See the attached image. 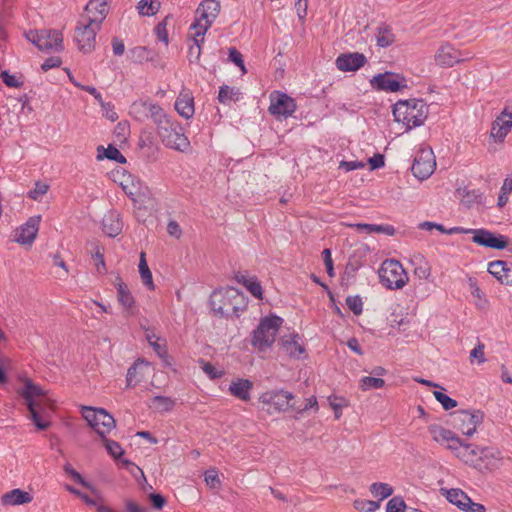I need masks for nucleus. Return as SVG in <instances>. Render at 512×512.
Instances as JSON below:
<instances>
[{
  "label": "nucleus",
  "mask_w": 512,
  "mask_h": 512,
  "mask_svg": "<svg viewBox=\"0 0 512 512\" xmlns=\"http://www.w3.org/2000/svg\"><path fill=\"white\" fill-rule=\"evenodd\" d=\"M19 394L26 401L31 420L39 430H45L50 422L46 419L47 410L52 407V400L47 393L38 385L26 379Z\"/></svg>",
  "instance_id": "obj_1"
},
{
  "label": "nucleus",
  "mask_w": 512,
  "mask_h": 512,
  "mask_svg": "<svg viewBox=\"0 0 512 512\" xmlns=\"http://www.w3.org/2000/svg\"><path fill=\"white\" fill-rule=\"evenodd\" d=\"M393 115L395 121L403 123L410 130L425 122L428 109L420 99L400 100L393 107Z\"/></svg>",
  "instance_id": "obj_2"
},
{
  "label": "nucleus",
  "mask_w": 512,
  "mask_h": 512,
  "mask_svg": "<svg viewBox=\"0 0 512 512\" xmlns=\"http://www.w3.org/2000/svg\"><path fill=\"white\" fill-rule=\"evenodd\" d=\"M380 282L388 289L403 288L409 278L401 263L394 259L385 260L378 271Z\"/></svg>",
  "instance_id": "obj_3"
},
{
  "label": "nucleus",
  "mask_w": 512,
  "mask_h": 512,
  "mask_svg": "<svg viewBox=\"0 0 512 512\" xmlns=\"http://www.w3.org/2000/svg\"><path fill=\"white\" fill-rule=\"evenodd\" d=\"M282 319L277 316L267 317L261 320L253 333L252 344L260 350H266L275 341Z\"/></svg>",
  "instance_id": "obj_4"
},
{
  "label": "nucleus",
  "mask_w": 512,
  "mask_h": 512,
  "mask_svg": "<svg viewBox=\"0 0 512 512\" xmlns=\"http://www.w3.org/2000/svg\"><path fill=\"white\" fill-rule=\"evenodd\" d=\"M82 416L89 426L102 438L115 428V420L106 410L93 407H82Z\"/></svg>",
  "instance_id": "obj_5"
},
{
  "label": "nucleus",
  "mask_w": 512,
  "mask_h": 512,
  "mask_svg": "<svg viewBox=\"0 0 512 512\" xmlns=\"http://www.w3.org/2000/svg\"><path fill=\"white\" fill-rule=\"evenodd\" d=\"M162 143L181 152H184L190 146L183 128L177 123H172L166 116H162Z\"/></svg>",
  "instance_id": "obj_6"
},
{
  "label": "nucleus",
  "mask_w": 512,
  "mask_h": 512,
  "mask_svg": "<svg viewBox=\"0 0 512 512\" xmlns=\"http://www.w3.org/2000/svg\"><path fill=\"white\" fill-rule=\"evenodd\" d=\"M293 399L294 395L292 393L280 389L263 393L259 397V402L264 410L272 414L274 412L286 411L289 408H295V404H291Z\"/></svg>",
  "instance_id": "obj_7"
},
{
  "label": "nucleus",
  "mask_w": 512,
  "mask_h": 512,
  "mask_svg": "<svg viewBox=\"0 0 512 512\" xmlns=\"http://www.w3.org/2000/svg\"><path fill=\"white\" fill-rule=\"evenodd\" d=\"M99 25H95L90 21L80 19L76 28L74 39L78 48L83 53H90L95 48L96 34L100 30Z\"/></svg>",
  "instance_id": "obj_8"
},
{
  "label": "nucleus",
  "mask_w": 512,
  "mask_h": 512,
  "mask_svg": "<svg viewBox=\"0 0 512 512\" xmlns=\"http://www.w3.org/2000/svg\"><path fill=\"white\" fill-rule=\"evenodd\" d=\"M27 38L42 51L58 52L63 49L62 34L56 30L31 31Z\"/></svg>",
  "instance_id": "obj_9"
},
{
  "label": "nucleus",
  "mask_w": 512,
  "mask_h": 512,
  "mask_svg": "<svg viewBox=\"0 0 512 512\" xmlns=\"http://www.w3.org/2000/svg\"><path fill=\"white\" fill-rule=\"evenodd\" d=\"M220 12V3L217 0H203L197 8L200 15V21L192 25L197 29V36H204L212 22Z\"/></svg>",
  "instance_id": "obj_10"
},
{
  "label": "nucleus",
  "mask_w": 512,
  "mask_h": 512,
  "mask_svg": "<svg viewBox=\"0 0 512 512\" xmlns=\"http://www.w3.org/2000/svg\"><path fill=\"white\" fill-rule=\"evenodd\" d=\"M484 413L480 410L458 411L455 414L457 428L466 436L471 437L482 424Z\"/></svg>",
  "instance_id": "obj_11"
},
{
  "label": "nucleus",
  "mask_w": 512,
  "mask_h": 512,
  "mask_svg": "<svg viewBox=\"0 0 512 512\" xmlns=\"http://www.w3.org/2000/svg\"><path fill=\"white\" fill-rule=\"evenodd\" d=\"M296 110V103L293 98L285 93L274 91L270 94L269 112L276 117L287 118Z\"/></svg>",
  "instance_id": "obj_12"
},
{
  "label": "nucleus",
  "mask_w": 512,
  "mask_h": 512,
  "mask_svg": "<svg viewBox=\"0 0 512 512\" xmlns=\"http://www.w3.org/2000/svg\"><path fill=\"white\" fill-rule=\"evenodd\" d=\"M436 166L435 158L431 149H422L415 157L411 167L413 175L424 180L430 177Z\"/></svg>",
  "instance_id": "obj_13"
},
{
  "label": "nucleus",
  "mask_w": 512,
  "mask_h": 512,
  "mask_svg": "<svg viewBox=\"0 0 512 512\" xmlns=\"http://www.w3.org/2000/svg\"><path fill=\"white\" fill-rule=\"evenodd\" d=\"M370 82L374 89L388 92H397L407 87L405 78L392 72L377 74Z\"/></svg>",
  "instance_id": "obj_14"
},
{
  "label": "nucleus",
  "mask_w": 512,
  "mask_h": 512,
  "mask_svg": "<svg viewBox=\"0 0 512 512\" xmlns=\"http://www.w3.org/2000/svg\"><path fill=\"white\" fill-rule=\"evenodd\" d=\"M155 376V368L147 361L139 359L129 368L127 373V385L135 386L150 377Z\"/></svg>",
  "instance_id": "obj_15"
},
{
  "label": "nucleus",
  "mask_w": 512,
  "mask_h": 512,
  "mask_svg": "<svg viewBox=\"0 0 512 512\" xmlns=\"http://www.w3.org/2000/svg\"><path fill=\"white\" fill-rule=\"evenodd\" d=\"M40 221L41 216L30 217L15 231L14 240L22 245H31L38 234Z\"/></svg>",
  "instance_id": "obj_16"
},
{
  "label": "nucleus",
  "mask_w": 512,
  "mask_h": 512,
  "mask_svg": "<svg viewBox=\"0 0 512 512\" xmlns=\"http://www.w3.org/2000/svg\"><path fill=\"white\" fill-rule=\"evenodd\" d=\"M108 2L109 0H90L85 7V14L81 16V19L101 26L109 10Z\"/></svg>",
  "instance_id": "obj_17"
},
{
  "label": "nucleus",
  "mask_w": 512,
  "mask_h": 512,
  "mask_svg": "<svg viewBox=\"0 0 512 512\" xmlns=\"http://www.w3.org/2000/svg\"><path fill=\"white\" fill-rule=\"evenodd\" d=\"M472 233L474 234L473 242L478 245L498 250L504 249L508 245V240L503 235L496 236L485 229L473 230Z\"/></svg>",
  "instance_id": "obj_18"
},
{
  "label": "nucleus",
  "mask_w": 512,
  "mask_h": 512,
  "mask_svg": "<svg viewBox=\"0 0 512 512\" xmlns=\"http://www.w3.org/2000/svg\"><path fill=\"white\" fill-rule=\"evenodd\" d=\"M455 455L464 463L469 464L477 469H482L480 459V447L473 444H465L460 440L456 449L453 450Z\"/></svg>",
  "instance_id": "obj_19"
},
{
  "label": "nucleus",
  "mask_w": 512,
  "mask_h": 512,
  "mask_svg": "<svg viewBox=\"0 0 512 512\" xmlns=\"http://www.w3.org/2000/svg\"><path fill=\"white\" fill-rule=\"evenodd\" d=\"M428 431L431 434L434 441L441 445H445L448 449L452 451L456 449L457 443H460V438L457 437L455 433L440 425H430L428 427Z\"/></svg>",
  "instance_id": "obj_20"
},
{
  "label": "nucleus",
  "mask_w": 512,
  "mask_h": 512,
  "mask_svg": "<svg viewBox=\"0 0 512 512\" xmlns=\"http://www.w3.org/2000/svg\"><path fill=\"white\" fill-rule=\"evenodd\" d=\"M512 128V113L504 109L495 119L491 128V136L503 141Z\"/></svg>",
  "instance_id": "obj_21"
},
{
  "label": "nucleus",
  "mask_w": 512,
  "mask_h": 512,
  "mask_svg": "<svg viewBox=\"0 0 512 512\" xmlns=\"http://www.w3.org/2000/svg\"><path fill=\"white\" fill-rule=\"evenodd\" d=\"M461 53L449 44L441 45L435 55V61L443 67H452L464 59Z\"/></svg>",
  "instance_id": "obj_22"
},
{
  "label": "nucleus",
  "mask_w": 512,
  "mask_h": 512,
  "mask_svg": "<svg viewBox=\"0 0 512 512\" xmlns=\"http://www.w3.org/2000/svg\"><path fill=\"white\" fill-rule=\"evenodd\" d=\"M366 62V58L363 54L347 53L341 54L336 59V66L340 71H356L361 68Z\"/></svg>",
  "instance_id": "obj_23"
},
{
  "label": "nucleus",
  "mask_w": 512,
  "mask_h": 512,
  "mask_svg": "<svg viewBox=\"0 0 512 512\" xmlns=\"http://www.w3.org/2000/svg\"><path fill=\"white\" fill-rule=\"evenodd\" d=\"M488 272L502 284L512 285V266L505 261H493L488 265Z\"/></svg>",
  "instance_id": "obj_24"
},
{
  "label": "nucleus",
  "mask_w": 512,
  "mask_h": 512,
  "mask_svg": "<svg viewBox=\"0 0 512 512\" xmlns=\"http://www.w3.org/2000/svg\"><path fill=\"white\" fill-rule=\"evenodd\" d=\"M175 110L186 119L194 115V99L191 93L187 91L180 93L175 101Z\"/></svg>",
  "instance_id": "obj_25"
},
{
  "label": "nucleus",
  "mask_w": 512,
  "mask_h": 512,
  "mask_svg": "<svg viewBox=\"0 0 512 512\" xmlns=\"http://www.w3.org/2000/svg\"><path fill=\"white\" fill-rule=\"evenodd\" d=\"M103 231L109 237H116L122 231V221L120 215L115 211H110L103 218Z\"/></svg>",
  "instance_id": "obj_26"
},
{
  "label": "nucleus",
  "mask_w": 512,
  "mask_h": 512,
  "mask_svg": "<svg viewBox=\"0 0 512 512\" xmlns=\"http://www.w3.org/2000/svg\"><path fill=\"white\" fill-rule=\"evenodd\" d=\"M32 499L33 497L30 493L18 488L5 493L1 497L2 504L6 506H16L30 503Z\"/></svg>",
  "instance_id": "obj_27"
},
{
  "label": "nucleus",
  "mask_w": 512,
  "mask_h": 512,
  "mask_svg": "<svg viewBox=\"0 0 512 512\" xmlns=\"http://www.w3.org/2000/svg\"><path fill=\"white\" fill-rule=\"evenodd\" d=\"M253 383L248 379H237L232 381L229 387L230 393L243 401L250 399V391Z\"/></svg>",
  "instance_id": "obj_28"
},
{
  "label": "nucleus",
  "mask_w": 512,
  "mask_h": 512,
  "mask_svg": "<svg viewBox=\"0 0 512 512\" xmlns=\"http://www.w3.org/2000/svg\"><path fill=\"white\" fill-rule=\"evenodd\" d=\"M441 491L450 503L456 505L461 510H463L470 498L461 489H441Z\"/></svg>",
  "instance_id": "obj_29"
},
{
  "label": "nucleus",
  "mask_w": 512,
  "mask_h": 512,
  "mask_svg": "<svg viewBox=\"0 0 512 512\" xmlns=\"http://www.w3.org/2000/svg\"><path fill=\"white\" fill-rule=\"evenodd\" d=\"M138 270L141 277V281L144 286L147 287L149 290H154L155 285L153 283L152 273L148 267L147 261H146V254L144 252H141L139 264H138Z\"/></svg>",
  "instance_id": "obj_30"
},
{
  "label": "nucleus",
  "mask_w": 512,
  "mask_h": 512,
  "mask_svg": "<svg viewBox=\"0 0 512 512\" xmlns=\"http://www.w3.org/2000/svg\"><path fill=\"white\" fill-rule=\"evenodd\" d=\"M375 38L377 45L381 48H386L392 45L395 41V35L393 34L392 29L385 24H382L377 28Z\"/></svg>",
  "instance_id": "obj_31"
},
{
  "label": "nucleus",
  "mask_w": 512,
  "mask_h": 512,
  "mask_svg": "<svg viewBox=\"0 0 512 512\" xmlns=\"http://www.w3.org/2000/svg\"><path fill=\"white\" fill-rule=\"evenodd\" d=\"M297 337V335H294L288 338H282L281 346L287 354L292 357L299 358L300 355L304 352V348L298 343Z\"/></svg>",
  "instance_id": "obj_32"
},
{
  "label": "nucleus",
  "mask_w": 512,
  "mask_h": 512,
  "mask_svg": "<svg viewBox=\"0 0 512 512\" xmlns=\"http://www.w3.org/2000/svg\"><path fill=\"white\" fill-rule=\"evenodd\" d=\"M118 291V301L123 306V308L127 311L128 314L132 315L134 313V298L127 289L126 285L120 283L117 288Z\"/></svg>",
  "instance_id": "obj_33"
},
{
  "label": "nucleus",
  "mask_w": 512,
  "mask_h": 512,
  "mask_svg": "<svg viewBox=\"0 0 512 512\" xmlns=\"http://www.w3.org/2000/svg\"><path fill=\"white\" fill-rule=\"evenodd\" d=\"M116 176H121L119 182L125 194L134 199V197L137 194V186L134 184L131 175H126L124 172H120L119 170H117L113 172L115 182L117 181Z\"/></svg>",
  "instance_id": "obj_34"
},
{
  "label": "nucleus",
  "mask_w": 512,
  "mask_h": 512,
  "mask_svg": "<svg viewBox=\"0 0 512 512\" xmlns=\"http://www.w3.org/2000/svg\"><path fill=\"white\" fill-rule=\"evenodd\" d=\"M236 280L243 284L253 296L262 299V287L255 277L237 275Z\"/></svg>",
  "instance_id": "obj_35"
},
{
  "label": "nucleus",
  "mask_w": 512,
  "mask_h": 512,
  "mask_svg": "<svg viewBox=\"0 0 512 512\" xmlns=\"http://www.w3.org/2000/svg\"><path fill=\"white\" fill-rule=\"evenodd\" d=\"M155 53L150 49L138 46L129 50V58L138 63L153 60Z\"/></svg>",
  "instance_id": "obj_36"
},
{
  "label": "nucleus",
  "mask_w": 512,
  "mask_h": 512,
  "mask_svg": "<svg viewBox=\"0 0 512 512\" xmlns=\"http://www.w3.org/2000/svg\"><path fill=\"white\" fill-rule=\"evenodd\" d=\"M240 91L235 87H229L224 85L220 87L218 100L223 104H230L231 102H236L240 99Z\"/></svg>",
  "instance_id": "obj_37"
},
{
  "label": "nucleus",
  "mask_w": 512,
  "mask_h": 512,
  "mask_svg": "<svg viewBox=\"0 0 512 512\" xmlns=\"http://www.w3.org/2000/svg\"><path fill=\"white\" fill-rule=\"evenodd\" d=\"M98 159H102L103 157L108 158L110 160H114L118 163H126V158L120 153V151L109 145L106 149L103 146L98 147Z\"/></svg>",
  "instance_id": "obj_38"
},
{
  "label": "nucleus",
  "mask_w": 512,
  "mask_h": 512,
  "mask_svg": "<svg viewBox=\"0 0 512 512\" xmlns=\"http://www.w3.org/2000/svg\"><path fill=\"white\" fill-rule=\"evenodd\" d=\"M137 9L142 16H153L160 10V2L158 0H141Z\"/></svg>",
  "instance_id": "obj_39"
},
{
  "label": "nucleus",
  "mask_w": 512,
  "mask_h": 512,
  "mask_svg": "<svg viewBox=\"0 0 512 512\" xmlns=\"http://www.w3.org/2000/svg\"><path fill=\"white\" fill-rule=\"evenodd\" d=\"M370 492L374 497H379V502L393 494V488L387 483H373Z\"/></svg>",
  "instance_id": "obj_40"
},
{
  "label": "nucleus",
  "mask_w": 512,
  "mask_h": 512,
  "mask_svg": "<svg viewBox=\"0 0 512 512\" xmlns=\"http://www.w3.org/2000/svg\"><path fill=\"white\" fill-rule=\"evenodd\" d=\"M204 41V36H197V31L193 36V43L189 47L188 59L190 62H197L201 55V43Z\"/></svg>",
  "instance_id": "obj_41"
},
{
  "label": "nucleus",
  "mask_w": 512,
  "mask_h": 512,
  "mask_svg": "<svg viewBox=\"0 0 512 512\" xmlns=\"http://www.w3.org/2000/svg\"><path fill=\"white\" fill-rule=\"evenodd\" d=\"M353 506L356 510L361 512H374L380 507V502L365 499H357L354 501Z\"/></svg>",
  "instance_id": "obj_42"
},
{
  "label": "nucleus",
  "mask_w": 512,
  "mask_h": 512,
  "mask_svg": "<svg viewBox=\"0 0 512 512\" xmlns=\"http://www.w3.org/2000/svg\"><path fill=\"white\" fill-rule=\"evenodd\" d=\"M385 385V381L381 378L376 377H363L360 380V388L363 391H367L370 389H379Z\"/></svg>",
  "instance_id": "obj_43"
},
{
  "label": "nucleus",
  "mask_w": 512,
  "mask_h": 512,
  "mask_svg": "<svg viewBox=\"0 0 512 512\" xmlns=\"http://www.w3.org/2000/svg\"><path fill=\"white\" fill-rule=\"evenodd\" d=\"M408 509L405 501L399 496L390 499L386 505V512H407Z\"/></svg>",
  "instance_id": "obj_44"
},
{
  "label": "nucleus",
  "mask_w": 512,
  "mask_h": 512,
  "mask_svg": "<svg viewBox=\"0 0 512 512\" xmlns=\"http://www.w3.org/2000/svg\"><path fill=\"white\" fill-rule=\"evenodd\" d=\"M222 298H224V295L221 291L214 292L211 296L210 302H211L213 311L220 314L221 316H224V315L228 314V309H226L225 306H223L221 304H219V305L217 304V302L222 301Z\"/></svg>",
  "instance_id": "obj_45"
},
{
  "label": "nucleus",
  "mask_w": 512,
  "mask_h": 512,
  "mask_svg": "<svg viewBox=\"0 0 512 512\" xmlns=\"http://www.w3.org/2000/svg\"><path fill=\"white\" fill-rule=\"evenodd\" d=\"M48 189V184L43 182H36L35 187L29 191L28 197L33 200L39 201L47 193Z\"/></svg>",
  "instance_id": "obj_46"
},
{
  "label": "nucleus",
  "mask_w": 512,
  "mask_h": 512,
  "mask_svg": "<svg viewBox=\"0 0 512 512\" xmlns=\"http://www.w3.org/2000/svg\"><path fill=\"white\" fill-rule=\"evenodd\" d=\"M433 394L436 400L441 403L445 410H450L457 406L456 400L450 398L448 395L440 391H434Z\"/></svg>",
  "instance_id": "obj_47"
},
{
  "label": "nucleus",
  "mask_w": 512,
  "mask_h": 512,
  "mask_svg": "<svg viewBox=\"0 0 512 512\" xmlns=\"http://www.w3.org/2000/svg\"><path fill=\"white\" fill-rule=\"evenodd\" d=\"M346 304L355 315H360L363 311V302L359 296L347 297Z\"/></svg>",
  "instance_id": "obj_48"
},
{
  "label": "nucleus",
  "mask_w": 512,
  "mask_h": 512,
  "mask_svg": "<svg viewBox=\"0 0 512 512\" xmlns=\"http://www.w3.org/2000/svg\"><path fill=\"white\" fill-rule=\"evenodd\" d=\"M480 451H481V454H480L479 463H481L482 468L483 467L488 468V466L491 464L489 460L496 459V454L498 452L494 451L493 449L487 448V447H483V448L480 447Z\"/></svg>",
  "instance_id": "obj_49"
},
{
  "label": "nucleus",
  "mask_w": 512,
  "mask_h": 512,
  "mask_svg": "<svg viewBox=\"0 0 512 512\" xmlns=\"http://www.w3.org/2000/svg\"><path fill=\"white\" fill-rule=\"evenodd\" d=\"M142 328L145 331V338L147 339L150 346H152L155 350V352L159 355L160 354V346L158 344L159 337L154 333L153 330L146 327L144 324H141Z\"/></svg>",
  "instance_id": "obj_50"
},
{
  "label": "nucleus",
  "mask_w": 512,
  "mask_h": 512,
  "mask_svg": "<svg viewBox=\"0 0 512 512\" xmlns=\"http://www.w3.org/2000/svg\"><path fill=\"white\" fill-rule=\"evenodd\" d=\"M205 482L212 489L220 487L221 482L215 469H209L205 472Z\"/></svg>",
  "instance_id": "obj_51"
},
{
  "label": "nucleus",
  "mask_w": 512,
  "mask_h": 512,
  "mask_svg": "<svg viewBox=\"0 0 512 512\" xmlns=\"http://www.w3.org/2000/svg\"><path fill=\"white\" fill-rule=\"evenodd\" d=\"M103 439L105 447L111 456L117 459L123 454V450L117 442L105 438Z\"/></svg>",
  "instance_id": "obj_52"
},
{
  "label": "nucleus",
  "mask_w": 512,
  "mask_h": 512,
  "mask_svg": "<svg viewBox=\"0 0 512 512\" xmlns=\"http://www.w3.org/2000/svg\"><path fill=\"white\" fill-rule=\"evenodd\" d=\"M1 77H2L3 82L8 87L17 88L22 85V82L20 81V79L16 75L9 74L8 71H2Z\"/></svg>",
  "instance_id": "obj_53"
},
{
  "label": "nucleus",
  "mask_w": 512,
  "mask_h": 512,
  "mask_svg": "<svg viewBox=\"0 0 512 512\" xmlns=\"http://www.w3.org/2000/svg\"><path fill=\"white\" fill-rule=\"evenodd\" d=\"M229 60L240 67L243 72H245L242 54L234 47L229 49Z\"/></svg>",
  "instance_id": "obj_54"
},
{
  "label": "nucleus",
  "mask_w": 512,
  "mask_h": 512,
  "mask_svg": "<svg viewBox=\"0 0 512 512\" xmlns=\"http://www.w3.org/2000/svg\"><path fill=\"white\" fill-rule=\"evenodd\" d=\"M482 194L477 190L467 191L463 195V203L471 205L472 203L481 202Z\"/></svg>",
  "instance_id": "obj_55"
},
{
  "label": "nucleus",
  "mask_w": 512,
  "mask_h": 512,
  "mask_svg": "<svg viewBox=\"0 0 512 512\" xmlns=\"http://www.w3.org/2000/svg\"><path fill=\"white\" fill-rule=\"evenodd\" d=\"M202 370L211 378L217 379L223 375L222 371L217 370L212 364L202 361Z\"/></svg>",
  "instance_id": "obj_56"
},
{
  "label": "nucleus",
  "mask_w": 512,
  "mask_h": 512,
  "mask_svg": "<svg viewBox=\"0 0 512 512\" xmlns=\"http://www.w3.org/2000/svg\"><path fill=\"white\" fill-rule=\"evenodd\" d=\"M414 274L419 279L427 280L431 275V267L427 264H420L414 270Z\"/></svg>",
  "instance_id": "obj_57"
},
{
  "label": "nucleus",
  "mask_w": 512,
  "mask_h": 512,
  "mask_svg": "<svg viewBox=\"0 0 512 512\" xmlns=\"http://www.w3.org/2000/svg\"><path fill=\"white\" fill-rule=\"evenodd\" d=\"M167 233L175 239H180L182 236V229L176 221L170 220L167 224Z\"/></svg>",
  "instance_id": "obj_58"
},
{
  "label": "nucleus",
  "mask_w": 512,
  "mask_h": 512,
  "mask_svg": "<svg viewBox=\"0 0 512 512\" xmlns=\"http://www.w3.org/2000/svg\"><path fill=\"white\" fill-rule=\"evenodd\" d=\"M92 257L95 260V266L97 268V271L99 273H102V271L105 269V262H104V258H103V254L101 252V249H100V247L98 245H96L95 252L92 255Z\"/></svg>",
  "instance_id": "obj_59"
},
{
  "label": "nucleus",
  "mask_w": 512,
  "mask_h": 512,
  "mask_svg": "<svg viewBox=\"0 0 512 512\" xmlns=\"http://www.w3.org/2000/svg\"><path fill=\"white\" fill-rule=\"evenodd\" d=\"M324 264L326 266L327 273L330 277L334 276L333 260L331 257L330 249H324L322 252Z\"/></svg>",
  "instance_id": "obj_60"
},
{
  "label": "nucleus",
  "mask_w": 512,
  "mask_h": 512,
  "mask_svg": "<svg viewBox=\"0 0 512 512\" xmlns=\"http://www.w3.org/2000/svg\"><path fill=\"white\" fill-rule=\"evenodd\" d=\"M364 166H365V164L360 161H342V162H340L339 168H342L348 172V171L363 168Z\"/></svg>",
  "instance_id": "obj_61"
},
{
  "label": "nucleus",
  "mask_w": 512,
  "mask_h": 512,
  "mask_svg": "<svg viewBox=\"0 0 512 512\" xmlns=\"http://www.w3.org/2000/svg\"><path fill=\"white\" fill-rule=\"evenodd\" d=\"M463 511L465 512H486V508L480 504L475 503L469 498V501L466 502L465 507L463 508Z\"/></svg>",
  "instance_id": "obj_62"
},
{
  "label": "nucleus",
  "mask_w": 512,
  "mask_h": 512,
  "mask_svg": "<svg viewBox=\"0 0 512 512\" xmlns=\"http://www.w3.org/2000/svg\"><path fill=\"white\" fill-rule=\"evenodd\" d=\"M60 65H61L60 58L50 57L43 62V64L41 65V68L43 71H48L52 68L59 67Z\"/></svg>",
  "instance_id": "obj_63"
},
{
  "label": "nucleus",
  "mask_w": 512,
  "mask_h": 512,
  "mask_svg": "<svg viewBox=\"0 0 512 512\" xmlns=\"http://www.w3.org/2000/svg\"><path fill=\"white\" fill-rule=\"evenodd\" d=\"M126 512H150L147 508L139 506L133 500H125Z\"/></svg>",
  "instance_id": "obj_64"
}]
</instances>
